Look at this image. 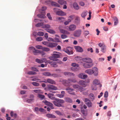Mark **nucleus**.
Listing matches in <instances>:
<instances>
[{"instance_id":"nucleus-1","label":"nucleus","mask_w":120,"mask_h":120,"mask_svg":"<svg viewBox=\"0 0 120 120\" xmlns=\"http://www.w3.org/2000/svg\"><path fill=\"white\" fill-rule=\"evenodd\" d=\"M61 55V53L56 52H54L52 54V56L49 57V59L53 61H57V58L60 57Z\"/></svg>"},{"instance_id":"nucleus-2","label":"nucleus","mask_w":120,"mask_h":120,"mask_svg":"<svg viewBox=\"0 0 120 120\" xmlns=\"http://www.w3.org/2000/svg\"><path fill=\"white\" fill-rule=\"evenodd\" d=\"M54 100L55 101H53V103L55 105L57 106L61 107L62 106L61 104L64 103V101L61 99L55 98Z\"/></svg>"},{"instance_id":"nucleus-3","label":"nucleus","mask_w":120,"mask_h":120,"mask_svg":"<svg viewBox=\"0 0 120 120\" xmlns=\"http://www.w3.org/2000/svg\"><path fill=\"white\" fill-rule=\"evenodd\" d=\"M46 9V8L45 6L43 7L42 9L40 10V12L41 13V14L37 15V16L39 18H45V17L46 14L45 12V11Z\"/></svg>"},{"instance_id":"nucleus-4","label":"nucleus","mask_w":120,"mask_h":120,"mask_svg":"<svg viewBox=\"0 0 120 120\" xmlns=\"http://www.w3.org/2000/svg\"><path fill=\"white\" fill-rule=\"evenodd\" d=\"M74 89H76L80 92H82L85 90L83 88L80 86L79 85L77 84H74L72 85Z\"/></svg>"},{"instance_id":"nucleus-5","label":"nucleus","mask_w":120,"mask_h":120,"mask_svg":"<svg viewBox=\"0 0 120 120\" xmlns=\"http://www.w3.org/2000/svg\"><path fill=\"white\" fill-rule=\"evenodd\" d=\"M64 51L65 52L69 55L72 54L73 53L72 51V48L70 47H67L66 49L64 50Z\"/></svg>"},{"instance_id":"nucleus-6","label":"nucleus","mask_w":120,"mask_h":120,"mask_svg":"<svg viewBox=\"0 0 120 120\" xmlns=\"http://www.w3.org/2000/svg\"><path fill=\"white\" fill-rule=\"evenodd\" d=\"M82 31L81 30H78L75 31L73 33L74 36L75 37H79L81 34Z\"/></svg>"},{"instance_id":"nucleus-7","label":"nucleus","mask_w":120,"mask_h":120,"mask_svg":"<svg viewBox=\"0 0 120 120\" xmlns=\"http://www.w3.org/2000/svg\"><path fill=\"white\" fill-rule=\"evenodd\" d=\"M66 90L67 91V92L69 94L74 95H75V93L73 91V89L70 87H68L66 88Z\"/></svg>"},{"instance_id":"nucleus-8","label":"nucleus","mask_w":120,"mask_h":120,"mask_svg":"<svg viewBox=\"0 0 120 120\" xmlns=\"http://www.w3.org/2000/svg\"><path fill=\"white\" fill-rule=\"evenodd\" d=\"M43 102L45 105L49 106L51 109H54V107L53 106V105L52 103L46 100H45L43 101Z\"/></svg>"},{"instance_id":"nucleus-9","label":"nucleus","mask_w":120,"mask_h":120,"mask_svg":"<svg viewBox=\"0 0 120 120\" xmlns=\"http://www.w3.org/2000/svg\"><path fill=\"white\" fill-rule=\"evenodd\" d=\"M39 64H41L43 63H46L47 61L46 59L45 58L41 59L37 58L35 60Z\"/></svg>"},{"instance_id":"nucleus-10","label":"nucleus","mask_w":120,"mask_h":120,"mask_svg":"<svg viewBox=\"0 0 120 120\" xmlns=\"http://www.w3.org/2000/svg\"><path fill=\"white\" fill-rule=\"evenodd\" d=\"M85 104L88 107H90L92 106V103L87 98H86L85 99Z\"/></svg>"},{"instance_id":"nucleus-11","label":"nucleus","mask_w":120,"mask_h":120,"mask_svg":"<svg viewBox=\"0 0 120 120\" xmlns=\"http://www.w3.org/2000/svg\"><path fill=\"white\" fill-rule=\"evenodd\" d=\"M76 25L74 24H72L69 26L68 30L69 31H73L76 29Z\"/></svg>"},{"instance_id":"nucleus-12","label":"nucleus","mask_w":120,"mask_h":120,"mask_svg":"<svg viewBox=\"0 0 120 120\" xmlns=\"http://www.w3.org/2000/svg\"><path fill=\"white\" fill-rule=\"evenodd\" d=\"M82 60L83 61L88 63H91L92 62V59L88 57L83 58L82 59Z\"/></svg>"},{"instance_id":"nucleus-13","label":"nucleus","mask_w":120,"mask_h":120,"mask_svg":"<svg viewBox=\"0 0 120 120\" xmlns=\"http://www.w3.org/2000/svg\"><path fill=\"white\" fill-rule=\"evenodd\" d=\"M48 89L49 90H50V92L53 93L54 92H52L51 91V90H56L57 89V88L56 87L53 85H48Z\"/></svg>"},{"instance_id":"nucleus-14","label":"nucleus","mask_w":120,"mask_h":120,"mask_svg":"<svg viewBox=\"0 0 120 120\" xmlns=\"http://www.w3.org/2000/svg\"><path fill=\"white\" fill-rule=\"evenodd\" d=\"M56 14L57 15L60 16L65 15H66V13L64 12L61 10H60L57 11Z\"/></svg>"},{"instance_id":"nucleus-15","label":"nucleus","mask_w":120,"mask_h":120,"mask_svg":"<svg viewBox=\"0 0 120 120\" xmlns=\"http://www.w3.org/2000/svg\"><path fill=\"white\" fill-rule=\"evenodd\" d=\"M70 79H68V80H64L61 81L62 83L64 85L66 86H69V84L70 83Z\"/></svg>"},{"instance_id":"nucleus-16","label":"nucleus","mask_w":120,"mask_h":120,"mask_svg":"<svg viewBox=\"0 0 120 120\" xmlns=\"http://www.w3.org/2000/svg\"><path fill=\"white\" fill-rule=\"evenodd\" d=\"M75 48L76 51L78 52H82L83 51L82 49L79 46H75Z\"/></svg>"},{"instance_id":"nucleus-17","label":"nucleus","mask_w":120,"mask_h":120,"mask_svg":"<svg viewBox=\"0 0 120 120\" xmlns=\"http://www.w3.org/2000/svg\"><path fill=\"white\" fill-rule=\"evenodd\" d=\"M80 21L79 18L78 17H76L74 21V23L76 25H78L79 24Z\"/></svg>"},{"instance_id":"nucleus-18","label":"nucleus","mask_w":120,"mask_h":120,"mask_svg":"<svg viewBox=\"0 0 120 120\" xmlns=\"http://www.w3.org/2000/svg\"><path fill=\"white\" fill-rule=\"evenodd\" d=\"M79 84L83 87H85L86 85L85 82L82 80L80 81L79 82Z\"/></svg>"},{"instance_id":"nucleus-19","label":"nucleus","mask_w":120,"mask_h":120,"mask_svg":"<svg viewBox=\"0 0 120 120\" xmlns=\"http://www.w3.org/2000/svg\"><path fill=\"white\" fill-rule=\"evenodd\" d=\"M57 45V43L49 42V47L52 48H54Z\"/></svg>"},{"instance_id":"nucleus-20","label":"nucleus","mask_w":120,"mask_h":120,"mask_svg":"<svg viewBox=\"0 0 120 120\" xmlns=\"http://www.w3.org/2000/svg\"><path fill=\"white\" fill-rule=\"evenodd\" d=\"M60 32L61 33L65 34L67 35H68L70 34V33L69 32L64 29H60Z\"/></svg>"},{"instance_id":"nucleus-21","label":"nucleus","mask_w":120,"mask_h":120,"mask_svg":"<svg viewBox=\"0 0 120 120\" xmlns=\"http://www.w3.org/2000/svg\"><path fill=\"white\" fill-rule=\"evenodd\" d=\"M73 7L76 10H78L79 8V6L77 4L76 2H74L73 4Z\"/></svg>"},{"instance_id":"nucleus-22","label":"nucleus","mask_w":120,"mask_h":120,"mask_svg":"<svg viewBox=\"0 0 120 120\" xmlns=\"http://www.w3.org/2000/svg\"><path fill=\"white\" fill-rule=\"evenodd\" d=\"M46 116L49 118H55L56 116L53 114L50 113L47 114Z\"/></svg>"},{"instance_id":"nucleus-23","label":"nucleus","mask_w":120,"mask_h":120,"mask_svg":"<svg viewBox=\"0 0 120 120\" xmlns=\"http://www.w3.org/2000/svg\"><path fill=\"white\" fill-rule=\"evenodd\" d=\"M93 84L95 85H97L99 84L100 82L99 80L97 79H94L93 82Z\"/></svg>"},{"instance_id":"nucleus-24","label":"nucleus","mask_w":120,"mask_h":120,"mask_svg":"<svg viewBox=\"0 0 120 120\" xmlns=\"http://www.w3.org/2000/svg\"><path fill=\"white\" fill-rule=\"evenodd\" d=\"M49 98L51 99L54 100L55 98L54 97V95L52 94L49 93L47 94Z\"/></svg>"},{"instance_id":"nucleus-25","label":"nucleus","mask_w":120,"mask_h":120,"mask_svg":"<svg viewBox=\"0 0 120 120\" xmlns=\"http://www.w3.org/2000/svg\"><path fill=\"white\" fill-rule=\"evenodd\" d=\"M47 82L49 83L55 84L56 83L53 80L51 79H47Z\"/></svg>"},{"instance_id":"nucleus-26","label":"nucleus","mask_w":120,"mask_h":120,"mask_svg":"<svg viewBox=\"0 0 120 120\" xmlns=\"http://www.w3.org/2000/svg\"><path fill=\"white\" fill-rule=\"evenodd\" d=\"M58 2L61 5L66 4V2L64 0H59L58 1Z\"/></svg>"},{"instance_id":"nucleus-27","label":"nucleus","mask_w":120,"mask_h":120,"mask_svg":"<svg viewBox=\"0 0 120 120\" xmlns=\"http://www.w3.org/2000/svg\"><path fill=\"white\" fill-rule=\"evenodd\" d=\"M85 72L91 75L93 74V71L91 69H89L85 71Z\"/></svg>"},{"instance_id":"nucleus-28","label":"nucleus","mask_w":120,"mask_h":120,"mask_svg":"<svg viewBox=\"0 0 120 120\" xmlns=\"http://www.w3.org/2000/svg\"><path fill=\"white\" fill-rule=\"evenodd\" d=\"M46 30L47 32L51 34H53L55 33V31L52 29H46Z\"/></svg>"},{"instance_id":"nucleus-29","label":"nucleus","mask_w":120,"mask_h":120,"mask_svg":"<svg viewBox=\"0 0 120 120\" xmlns=\"http://www.w3.org/2000/svg\"><path fill=\"white\" fill-rule=\"evenodd\" d=\"M51 5L52 6L55 7H60V5L57 3L52 1Z\"/></svg>"},{"instance_id":"nucleus-30","label":"nucleus","mask_w":120,"mask_h":120,"mask_svg":"<svg viewBox=\"0 0 120 120\" xmlns=\"http://www.w3.org/2000/svg\"><path fill=\"white\" fill-rule=\"evenodd\" d=\"M40 50L36 49H35L34 50H33V52L34 54L36 55H37L39 54Z\"/></svg>"},{"instance_id":"nucleus-31","label":"nucleus","mask_w":120,"mask_h":120,"mask_svg":"<svg viewBox=\"0 0 120 120\" xmlns=\"http://www.w3.org/2000/svg\"><path fill=\"white\" fill-rule=\"evenodd\" d=\"M50 64L52 67H56V63L54 61L51 62L50 63Z\"/></svg>"},{"instance_id":"nucleus-32","label":"nucleus","mask_w":120,"mask_h":120,"mask_svg":"<svg viewBox=\"0 0 120 120\" xmlns=\"http://www.w3.org/2000/svg\"><path fill=\"white\" fill-rule=\"evenodd\" d=\"M85 90L82 91L81 92H82L83 94L84 95H87L88 94V90H86V89L84 88Z\"/></svg>"},{"instance_id":"nucleus-33","label":"nucleus","mask_w":120,"mask_h":120,"mask_svg":"<svg viewBox=\"0 0 120 120\" xmlns=\"http://www.w3.org/2000/svg\"><path fill=\"white\" fill-rule=\"evenodd\" d=\"M106 50V47L105 45H103L101 48V51L103 53L105 52Z\"/></svg>"},{"instance_id":"nucleus-34","label":"nucleus","mask_w":120,"mask_h":120,"mask_svg":"<svg viewBox=\"0 0 120 120\" xmlns=\"http://www.w3.org/2000/svg\"><path fill=\"white\" fill-rule=\"evenodd\" d=\"M65 101L69 103H71L72 101L71 99L68 97L66 98H65Z\"/></svg>"},{"instance_id":"nucleus-35","label":"nucleus","mask_w":120,"mask_h":120,"mask_svg":"<svg viewBox=\"0 0 120 120\" xmlns=\"http://www.w3.org/2000/svg\"><path fill=\"white\" fill-rule=\"evenodd\" d=\"M71 21V20L70 19H68L67 21H66L64 22V24L65 25H68L69 22Z\"/></svg>"},{"instance_id":"nucleus-36","label":"nucleus","mask_w":120,"mask_h":120,"mask_svg":"<svg viewBox=\"0 0 120 120\" xmlns=\"http://www.w3.org/2000/svg\"><path fill=\"white\" fill-rule=\"evenodd\" d=\"M44 24V23L43 22L38 23L36 25V26L37 27H39L43 26Z\"/></svg>"},{"instance_id":"nucleus-37","label":"nucleus","mask_w":120,"mask_h":120,"mask_svg":"<svg viewBox=\"0 0 120 120\" xmlns=\"http://www.w3.org/2000/svg\"><path fill=\"white\" fill-rule=\"evenodd\" d=\"M75 59L77 61H80L82 60V58L80 57L77 56L75 58Z\"/></svg>"},{"instance_id":"nucleus-38","label":"nucleus","mask_w":120,"mask_h":120,"mask_svg":"<svg viewBox=\"0 0 120 120\" xmlns=\"http://www.w3.org/2000/svg\"><path fill=\"white\" fill-rule=\"evenodd\" d=\"M42 43L44 45L47 46L49 47V42L48 41H44L42 42Z\"/></svg>"},{"instance_id":"nucleus-39","label":"nucleus","mask_w":120,"mask_h":120,"mask_svg":"<svg viewBox=\"0 0 120 120\" xmlns=\"http://www.w3.org/2000/svg\"><path fill=\"white\" fill-rule=\"evenodd\" d=\"M87 12H83L81 14V16L83 18H84L87 15Z\"/></svg>"},{"instance_id":"nucleus-40","label":"nucleus","mask_w":120,"mask_h":120,"mask_svg":"<svg viewBox=\"0 0 120 120\" xmlns=\"http://www.w3.org/2000/svg\"><path fill=\"white\" fill-rule=\"evenodd\" d=\"M95 68V71H93V73L94 74V75L95 76H97L98 75V69L97 68Z\"/></svg>"},{"instance_id":"nucleus-41","label":"nucleus","mask_w":120,"mask_h":120,"mask_svg":"<svg viewBox=\"0 0 120 120\" xmlns=\"http://www.w3.org/2000/svg\"><path fill=\"white\" fill-rule=\"evenodd\" d=\"M50 27V26L48 24H46L43 26H42V28H43L49 29Z\"/></svg>"},{"instance_id":"nucleus-42","label":"nucleus","mask_w":120,"mask_h":120,"mask_svg":"<svg viewBox=\"0 0 120 120\" xmlns=\"http://www.w3.org/2000/svg\"><path fill=\"white\" fill-rule=\"evenodd\" d=\"M90 97L91 99L92 100H94V95L92 93H91L90 94Z\"/></svg>"},{"instance_id":"nucleus-43","label":"nucleus","mask_w":120,"mask_h":120,"mask_svg":"<svg viewBox=\"0 0 120 120\" xmlns=\"http://www.w3.org/2000/svg\"><path fill=\"white\" fill-rule=\"evenodd\" d=\"M71 69L74 71H78L80 70L79 68H71Z\"/></svg>"},{"instance_id":"nucleus-44","label":"nucleus","mask_w":120,"mask_h":120,"mask_svg":"<svg viewBox=\"0 0 120 120\" xmlns=\"http://www.w3.org/2000/svg\"><path fill=\"white\" fill-rule=\"evenodd\" d=\"M71 66L74 67H78L79 65L78 64H77L75 63H72L71 65Z\"/></svg>"},{"instance_id":"nucleus-45","label":"nucleus","mask_w":120,"mask_h":120,"mask_svg":"<svg viewBox=\"0 0 120 120\" xmlns=\"http://www.w3.org/2000/svg\"><path fill=\"white\" fill-rule=\"evenodd\" d=\"M43 40L42 38L39 37L37 38H36V40L37 41H42Z\"/></svg>"},{"instance_id":"nucleus-46","label":"nucleus","mask_w":120,"mask_h":120,"mask_svg":"<svg viewBox=\"0 0 120 120\" xmlns=\"http://www.w3.org/2000/svg\"><path fill=\"white\" fill-rule=\"evenodd\" d=\"M42 50L44 51L48 52L50 50V49L48 48L44 47L43 48Z\"/></svg>"},{"instance_id":"nucleus-47","label":"nucleus","mask_w":120,"mask_h":120,"mask_svg":"<svg viewBox=\"0 0 120 120\" xmlns=\"http://www.w3.org/2000/svg\"><path fill=\"white\" fill-rule=\"evenodd\" d=\"M32 84L34 86H39V83L35 82H32Z\"/></svg>"},{"instance_id":"nucleus-48","label":"nucleus","mask_w":120,"mask_h":120,"mask_svg":"<svg viewBox=\"0 0 120 120\" xmlns=\"http://www.w3.org/2000/svg\"><path fill=\"white\" fill-rule=\"evenodd\" d=\"M114 25L115 26H116L117 25L118 23V20L116 18L114 19Z\"/></svg>"},{"instance_id":"nucleus-49","label":"nucleus","mask_w":120,"mask_h":120,"mask_svg":"<svg viewBox=\"0 0 120 120\" xmlns=\"http://www.w3.org/2000/svg\"><path fill=\"white\" fill-rule=\"evenodd\" d=\"M65 19V18L63 17H60L58 18V19L61 22L63 20H64Z\"/></svg>"},{"instance_id":"nucleus-50","label":"nucleus","mask_w":120,"mask_h":120,"mask_svg":"<svg viewBox=\"0 0 120 120\" xmlns=\"http://www.w3.org/2000/svg\"><path fill=\"white\" fill-rule=\"evenodd\" d=\"M44 34V33L43 32H39L37 33V35L39 36H43Z\"/></svg>"},{"instance_id":"nucleus-51","label":"nucleus","mask_w":120,"mask_h":120,"mask_svg":"<svg viewBox=\"0 0 120 120\" xmlns=\"http://www.w3.org/2000/svg\"><path fill=\"white\" fill-rule=\"evenodd\" d=\"M61 37L62 39H64L67 37V36L65 34H63L61 35Z\"/></svg>"},{"instance_id":"nucleus-52","label":"nucleus","mask_w":120,"mask_h":120,"mask_svg":"<svg viewBox=\"0 0 120 120\" xmlns=\"http://www.w3.org/2000/svg\"><path fill=\"white\" fill-rule=\"evenodd\" d=\"M47 16L48 18L50 20H52V18L51 17L50 14L49 13H48L47 14Z\"/></svg>"},{"instance_id":"nucleus-53","label":"nucleus","mask_w":120,"mask_h":120,"mask_svg":"<svg viewBox=\"0 0 120 120\" xmlns=\"http://www.w3.org/2000/svg\"><path fill=\"white\" fill-rule=\"evenodd\" d=\"M36 48L38 49H42L43 47L41 45H38L36 46Z\"/></svg>"},{"instance_id":"nucleus-54","label":"nucleus","mask_w":120,"mask_h":120,"mask_svg":"<svg viewBox=\"0 0 120 120\" xmlns=\"http://www.w3.org/2000/svg\"><path fill=\"white\" fill-rule=\"evenodd\" d=\"M89 34V32L88 30H85L84 32V35L86 36Z\"/></svg>"},{"instance_id":"nucleus-55","label":"nucleus","mask_w":120,"mask_h":120,"mask_svg":"<svg viewBox=\"0 0 120 120\" xmlns=\"http://www.w3.org/2000/svg\"><path fill=\"white\" fill-rule=\"evenodd\" d=\"M39 111L41 112H42L44 113L46 112L45 110L42 108H40L39 109Z\"/></svg>"},{"instance_id":"nucleus-56","label":"nucleus","mask_w":120,"mask_h":120,"mask_svg":"<svg viewBox=\"0 0 120 120\" xmlns=\"http://www.w3.org/2000/svg\"><path fill=\"white\" fill-rule=\"evenodd\" d=\"M28 74L29 75H34L36 74V73L34 71H30L28 72Z\"/></svg>"},{"instance_id":"nucleus-57","label":"nucleus","mask_w":120,"mask_h":120,"mask_svg":"<svg viewBox=\"0 0 120 120\" xmlns=\"http://www.w3.org/2000/svg\"><path fill=\"white\" fill-rule=\"evenodd\" d=\"M38 97L40 98L41 99H43L44 98L45 96L44 95L39 94L38 95Z\"/></svg>"},{"instance_id":"nucleus-58","label":"nucleus","mask_w":120,"mask_h":120,"mask_svg":"<svg viewBox=\"0 0 120 120\" xmlns=\"http://www.w3.org/2000/svg\"><path fill=\"white\" fill-rule=\"evenodd\" d=\"M53 39L54 40V42H59L60 41L59 39V38H55Z\"/></svg>"},{"instance_id":"nucleus-59","label":"nucleus","mask_w":120,"mask_h":120,"mask_svg":"<svg viewBox=\"0 0 120 120\" xmlns=\"http://www.w3.org/2000/svg\"><path fill=\"white\" fill-rule=\"evenodd\" d=\"M43 74L45 75L48 76H50L51 75V74L49 72H45L43 73Z\"/></svg>"},{"instance_id":"nucleus-60","label":"nucleus","mask_w":120,"mask_h":120,"mask_svg":"<svg viewBox=\"0 0 120 120\" xmlns=\"http://www.w3.org/2000/svg\"><path fill=\"white\" fill-rule=\"evenodd\" d=\"M70 81L74 83H75L76 82V80L75 79H70Z\"/></svg>"},{"instance_id":"nucleus-61","label":"nucleus","mask_w":120,"mask_h":120,"mask_svg":"<svg viewBox=\"0 0 120 120\" xmlns=\"http://www.w3.org/2000/svg\"><path fill=\"white\" fill-rule=\"evenodd\" d=\"M91 11H90L89 12V17L87 18V19L88 20H90L91 19Z\"/></svg>"},{"instance_id":"nucleus-62","label":"nucleus","mask_w":120,"mask_h":120,"mask_svg":"<svg viewBox=\"0 0 120 120\" xmlns=\"http://www.w3.org/2000/svg\"><path fill=\"white\" fill-rule=\"evenodd\" d=\"M52 1L51 0H47L45 1L46 3L48 4H51V3Z\"/></svg>"},{"instance_id":"nucleus-63","label":"nucleus","mask_w":120,"mask_h":120,"mask_svg":"<svg viewBox=\"0 0 120 120\" xmlns=\"http://www.w3.org/2000/svg\"><path fill=\"white\" fill-rule=\"evenodd\" d=\"M47 40L49 41H54V40L52 38L49 37L47 39Z\"/></svg>"},{"instance_id":"nucleus-64","label":"nucleus","mask_w":120,"mask_h":120,"mask_svg":"<svg viewBox=\"0 0 120 120\" xmlns=\"http://www.w3.org/2000/svg\"><path fill=\"white\" fill-rule=\"evenodd\" d=\"M34 91L36 93H38L41 91L40 90H34Z\"/></svg>"}]
</instances>
